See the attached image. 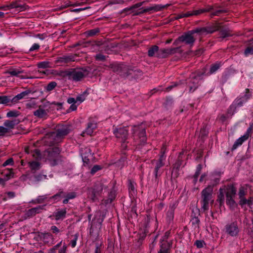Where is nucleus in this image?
I'll return each instance as SVG.
<instances>
[{
	"label": "nucleus",
	"instance_id": "obj_1",
	"mask_svg": "<svg viewBox=\"0 0 253 253\" xmlns=\"http://www.w3.org/2000/svg\"><path fill=\"white\" fill-rule=\"evenodd\" d=\"M218 29V28L216 25H210L205 27L197 28L184 33L175 41V42L177 44L182 43L192 46L198 38H200L201 36L211 34Z\"/></svg>",
	"mask_w": 253,
	"mask_h": 253
},
{
	"label": "nucleus",
	"instance_id": "obj_2",
	"mask_svg": "<svg viewBox=\"0 0 253 253\" xmlns=\"http://www.w3.org/2000/svg\"><path fill=\"white\" fill-rule=\"evenodd\" d=\"M52 73L62 78H67L70 80L75 82L81 81L84 77V71L73 68L66 70H53Z\"/></svg>",
	"mask_w": 253,
	"mask_h": 253
},
{
	"label": "nucleus",
	"instance_id": "obj_3",
	"mask_svg": "<svg viewBox=\"0 0 253 253\" xmlns=\"http://www.w3.org/2000/svg\"><path fill=\"white\" fill-rule=\"evenodd\" d=\"M109 187H114V183L111 184L105 180L96 183L92 192L91 199L93 201L97 200L98 197L107 191Z\"/></svg>",
	"mask_w": 253,
	"mask_h": 253
},
{
	"label": "nucleus",
	"instance_id": "obj_4",
	"mask_svg": "<svg viewBox=\"0 0 253 253\" xmlns=\"http://www.w3.org/2000/svg\"><path fill=\"white\" fill-rule=\"evenodd\" d=\"M212 187L211 186H209L204 189L202 191V209L204 211L209 209V203H212L213 202V200L212 199Z\"/></svg>",
	"mask_w": 253,
	"mask_h": 253
},
{
	"label": "nucleus",
	"instance_id": "obj_5",
	"mask_svg": "<svg viewBox=\"0 0 253 253\" xmlns=\"http://www.w3.org/2000/svg\"><path fill=\"white\" fill-rule=\"evenodd\" d=\"M237 190L233 185H228L226 191V203L231 210H234L237 206L235 201Z\"/></svg>",
	"mask_w": 253,
	"mask_h": 253
},
{
	"label": "nucleus",
	"instance_id": "obj_6",
	"mask_svg": "<svg viewBox=\"0 0 253 253\" xmlns=\"http://www.w3.org/2000/svg\"><path fill=\"white\" fill-rule=\"evenodd\" d=\"M60 153V150L57 147L50 148L47 151L46 160L49 163L51 166H54L57 164Z\"/></svg>",
	"mask_w": 253,
	"mask_h": 253
},
{
	"label": "nucleus",
	"instance_id": "obj_7",
	"mask_svg": "<svg viewBox=\"0 0 253 253\" xmlns=\"http://www.w3.org/2000/svg\"><path fill=\"white\" fill-rule=\"evenodd\" d=\"M70 131V127L67 126H58L56 132L52 134V137H55L56 142H58L61 139L67 135Z\"/></svg>",
	"mask_w": 253,
	"mask_h": 253
},
{
	"label": "nucleus",
	"instance_id": "obj_8",
	"mask_svg": "<svg viewBox=\"0 0 253 253\" xmlns=\"http://www.w3.org/2000/svg\"><path fill=\"white\" fill-rule=\"evenodd\" d=\"M128 131V129L126 128V127H120L119 128H115L113 130L114 133L116 137L117 138L121 139V141L123 142L122 147L124 148H126V147L125 144V142L127 139Z\"/></svg>",
	"mask_w": 253,
	"mask_h": 253
},
{
	"label": "nucleus",
	"instance_id": "obj_9",
	"mask_svg": "<svg viewBox=\"0 0 253 253\" xmlns=\"http://www.w3.org/2000/svg\"><path fill=\"white\" fill-rule=\"evenodd\" d=\"M28 7V6L26 4L21 3L19 1L16 0L11 3L9 5L0 7V9L6 10L7 9L15 8L16 11L20 12L27 9Z\"/></svg>",
	"mask_w": 253,
	"mask_h": 253
},
{
	"label": "nucleus",
	"instance_id": "obj_10",
	"mask_svg": "<svg viewBox=\"0 0 253 253\" xmlns=\"http://www.w3.org/2000/svg\"><path fill=\"white\" fill-rule=\"evenodd\" d=\"M249 98V96L246 94L241 98L236 99L230 106L229 112L231 111L233 114L235 112L236 108L242 106Z\"/></svg>",
	"mask_w": 253,
	"mask_h": 253
},
{
	"label": "nucleus",
	"instance_id": "obj_11",
	"mask_svg": "<svg viewBox=\"0 0 253 253\" xmlns=\"http://www.w3.org/2000/svg\"><path fill=\"white\" fill-rule=\"evenodd\" d=\"M201 79L200 75L192 74L189 79L188 86L189 92H194L199 86V82Z\"/></svg>",
	"mask_w": 253,
	"mask_h": 253
},
{
	"label": "nucleus",
	"instance_id": "obj_12",
	"mask_svg": "<svg viewBox=\"0 0 253 253\" xmlns=\"http://www.w3.org/2000/svg\"><path fill=\"white\" fill-rule=\"evenodd\" d=\"M252 130V126H250L247 130L246 133L243 136L236 140L231 148V150H235L236 149H237V147L241 145L244 141L247 140L251 135Z\"/></svg>",
	"mask_w": 253,
	"mask_h": 253
},
{
	"label": "nucleus",
	"instance_id": "obj_13",
	"mask_svg": "<svg viewBox=\"0 0 253 253\" xmlns=\"http://www.w3.org/2000/svg\"><path fill=\"white\" fill-rule=\"evenodd\" d=\"M110 66L114 72L120 74L123 77L128 75L127 72H126V70L129 69V68L125 64H110Z\"/></svg>",
	"mask_w": 253,
	"mask_h": 253
},
{
	"label": "nucleus",
	"instance_id": "obj_14",
	"mask_svg": "<svg viewBox=\"0 0 253 253\" xmlns=\"http://www.w3.org/2000/svg\"><path fill=\"white\" fill-rule=\"evenodd\" d=\"M75 56L73 55H64L61 57H58L55 60V63L58 66H62L65 64L75 61Z\"/></svg>",
	"mask_w": 253,
	"mask_h": 253
},
{
	"label": "nucleus",
	"instance_id": "obj_15",
	"mask_svg": "<svg viewBox=\"0 0 253 253\" xmlns=\"http://www.w3.org/2000/svg\"><path fill=\"white\" fill-rule=\"evenodd\" d=\"M208 11H205V12H211V17H212L214 16H220L221 14L227 12V10L224 9H218L214 5H208L203 9H209Z\"/></svg>",
	"mask_w": 253,
	"mask_h": 253
},
{
	"label": "nucleus",
	"instance_id": "obj_16",
	"mask_svg": "<svg viewBox=\"0 0 253 253\" xmlns=\"http://www.w3.org/2000/svg\"><path fill=\"white\" fill-rule=\"evenodd\" d=\"M226 232L231 236H236L239 232V229L236 222H232L228 224L225 226Z\"/></svg>",
	"mask_w": 253,
	"mask_h": 253
},
{
	"label": "nucleus",
	"instance_id": "obj_17",
	"mask_svg": "<svg viewBox=\"0 0 253 253\" xmlns=\"http://www.w3.org/2000/svg\"><path fill=\"white\" fill-rule=\"evenodd\" d=\"M166 148L165 146H163V147L162 148L161 152V155L159 159L156 161V166L155 167L154 169L157 170H161L160 169L163 167L164 166V161H165L166 159V156H165V153L166 151Z\"/></svg>",
	"mask_w": 253,
	"mask_h": 253
},
{
	"label": "nucleus",
	"instance_id": "obj_18",
	"mask_svg": "<svg viewBox=\"0 0 253 253\" xmlns=\"http://www.w3.org/2000/svg\"><path fill=\"white\" fill-rule=\"evenodd\" d=\"M48 109H43L41 106H40L39 108L33 112V114L39 119H46L48 117Z\"/></svg>",
	"mask_w": 253,
	"mask_h": 253
},
{
	"label": "nucleus",
	"instance_id": "obj_19",
	"mask_svg": "<svg viewBox=\"0 0 253 253\" xmlns=\"http://www.w3.org/2000/svg\"><path fill=\"white\" fill-rule=\"evenodd\" d=\"M82 46L83 47H88L90 46H103L104 47L107 46L105 45H104V43H103L101 42L98 41H93V42H80L77 43L75 46Z\"/></svg>",
	"mask_w": 253,
	"mask_h": 253
},
{
	"label": "nucleus",
	"instance_id": "obj_20",
	"mask_svg": "<svg viewBox=\"0 0 253 253\" xmlns=\"http://www.w3.org/2000/svg\"><path fill=\"white\" fill-rule=\"evenodd\" d=\"M132 130L133 134H135L138 132L139 137L141 139V141L142 142H145L146 141V132L144 128L134 126L133 127Z\"/></svg>",
	"mask_w": 253,
	"mask_h": 253
},
{
	"label": "nucleus",
	"instance_id": "obj_21",
	"mask_svg": "<svg viewBox=\"0 0 253 253\" xmlns=\"http://www.w3.org/2000/svg\"><path fill=\"white\" fill-rule=\"evenodd\" d=\"M31 92V91L28 89L23 91L19 94H18L12 98L10 96V101L13 103H16L18 102L19 100L23 99L25 96L28 95Z\"/></svg>",
	"mask_w": 253,
	"mask_h": 253
},
{
	"label": "nucleus",
	"instance_id": "obj_22",
	"mask_svg": "<svg viewBox=\"0 0 253 253\" xmlns=\"http://www.w3.org/2000/svg\"><path fill=\"white\" fill-rule=\"evenodd\" d=\"M179 49V48H163V49H159L158 52L159 54H163L164 55L163 57H159L160 58H165L169 54L180 52L181 51Z\"/></svg>",
	"mask_w": 253,
	"mask_h": 253
},
{
	"label": "nucleus",
	"instance_id": "obj_23",
	"mask_svg": "<svg viewBox=\"0 0 253 253\" xmlns=\"http://www.w3.org/2000/svg\"><path fill=\"white\" fill-rule=\"evenodd\" d=\"M66 209L58 210L53 213L52 215L49 217L53 216L56 220H63L66 216Z\"/></svg>",
	"mask_w": 253,
	"mask_h": 253
},
{
	"label": "nucleus",
	"instance_id": "obj_24",
	"mask_svg": "<svg viewBox=\"0 0 253 253\" xmlns=\"http://www.w3.org/2000/svg\"><path fill=\"white\" fill-rule=\"evenodd\" d=\"M110 48H105L104 51H102L96 54L94 57L96 60L99 61H104L106 60L108 56L104 54V53L109 54Z\"/></svg>",
	"mask_w": 253,
	"mask_h": 253
},
{
	"label": "nucleus",
	"instance_id": "obj_25",
	"mask_svg": "<svg viewBox=\"0 0 253 253\" xmlns=\"http://www.w3.org/2000/svg\"><path fill=\"white\" fill-rule=\"evenodd\" d=\"M209 10V8L207 9H203L202 8H201L199 9L187 11L185 13H183V14L184 17H188L190 16H197L200 15L203 13H204L205 11H208Z\"/></svg>",
	"mask_w": 253,
	"mask_h": 253
},
{
	"label": "nucleus",
	"instance_id": "obj_26",
	"mask_svg": "<svg viewBox=\"0 0 253 253\" xmlns=\"http://www.w3.org/2000/svg\"><path fill=\"white\" fill-rule=\"evenodd\" d=\"M169 4L163 5L161 4H155L153 6H149L145 8L146 12L151 13L152 11L157 12L161 11L166 7L168 6Z\"/></svg>",
	"mask_w": 253,
	"mask_h": 253
},
{
	"label": "nucleus",
	"instance_id": "obj_27",
	"mask_svg": "<svg viewBox=\"0 0 253 253\" xmlns=\"http://www.w3.org/2000/svg\"><path fill=\"white\" fill-rule=\"evenodd\" d=\"M96 124L94 123H89L87 125V126L85 130L83 131L82 133V135L83 136H85V134L89 135H91L93 132V130L96 128Z\"/></svg>",
	"mask_w": 253,
	"mask_h": 253
},
{
	"label": "nucleus",
	"instance_id": "obj_28",
	"mask_svg": "<svg viewBox=\"0 0 253 253\" xmlns=\"http://www.w3.org/2000/svg\"><path fill=\"white\" fill-rule=\"evenodd\" d=\"M212 25H216L218 29V30L220 31V38L222 39H224L228 37H230L232 36V34L230 30L229 29H220V27L217 24H212ZM216 31V30L215 31Z\"/></svg>",
	"mask_w": 253,
	"mask_h": 253
},
{
	"label": "nucleus",
	"instance_id": "obj_29",
	"mask_svg": "<svg viewBox=\"0 0 253 253\" xmlns=\"http://www.w3.org/2000/svg\"><path fill=\"white\" fill-rule=\"evenodd\" d=\"M20 121L18 119H13L12 120H6L4 122L3 125L5 127L8 128V131L9 129H12L14 126L19 123Z\"/></svg>",
	"mask_w": 253,
	"mask_h": 253
},
{
	"label": "nucleus",
	"instance_id": "obj_30",
	"mask_svg": "<svg viewBox=\"0 0 253 253\" xmlns=\"http://www.w3.org/2000/svg\"><path fill=\"white\" fill-rule=\"evenodd\" d=\"M171 247L170 243L165 242L164 244L160 245V250L158 253H169V250Z\"/></svg>",
	"mask_w": 253,
	"mask_h": 253
},
{
	"label": "nucleus",
	"instance_id": "obj_31",
	"mask_svg": "<svg viewBox=\"0 0 253 253\" xmlns=\"http://www.w3.org/2000/svg\"><path fill=\"white\" fill-rule=\"evenodd\" d=\"M159 49H163V48H150L148 51V55L150 57H163L164 56L163 54H159Z\"/></svg>",
	"mask_w": 253,
	"mask_h": 253
},
{
	"label": "nucleus",
	"instance_id": "obj_32",
	"mask_svg": "<svg viewBox=\"0 0 253 253\" xmlns=\"http://www.w3.org/2000/svg\"><path fill=\"white\" fill-rule=\"evenodd\" d=\"M163 171L162 170H154V178L153 179V183L155 186H157L159 181V177L161 176Z\"/></svg>",
	"mask_w": 253,
	"mask_h": 253
},
{
	"label": "nucleus",
	"instance_id": "obj_33",
	"mask_svg": "<svg viewBox=\"0 0 253 253\" xmlns=\"http://www.w3.org/2000/svg\"><path fill=\"white\" fill-rule=\"evenodd\" d=\"M29 166L33 171H36L41 169V163L36 161H31L28 163Z\"/></svg>",
	"mask_w": 253,
	"mask_h": 253
},
{
	"label": "nucleus",
	"instance_id": "obj_34",
	"mask_svg": "<svg viewBox=\"0 0 253 253\" xmlns=\"http://www.w3.org/2000/svg\"><path fill=\"white\" fill-rule=\"evenodd\" d=\"M175 209V206L174 205L170 206L169 208L167 213V218L169 221H170L173 219L174 217V212Z\"/></svg>",
	"mask_w": 253,
	"mask_h": 253
},
{
	"label": "nucleus",
	"instance_id": "obj_35",
	"mask_svg": "<svg viewBox=\"0 0 253 253\" xmlns=\"http://www.w3.org/2000/svg\"><path fill=\"white\" fill-rule=\"evenodd\" d=\"M247 188L244 186H241L239 189L238 192V196L240 199L239 201H242V200L245 198V196L247 194Z\"/></svg>",
	"mask_w": 253,
	"mask_h": 253
},
{
	"label": "nucleus",
	"instance_id": "obj_36",
	"mask_svg": "<svg viewBox=\"0 0 253 253\" xmlns=\"http://www.w3.org/2000/svg\"><path fill=\"white\" fill-rule=\"evenodd\" d=\"M23 72L22 71L18 70H13L11 71H9L7 72V73L10 74L11 76H16L20 79H27L28 78V77H24L22 75H20L21 73Z\"/></svg>",
	"mask_w": 253,
	"mask_h": 253
},
{
	"label": "nucleus",
	"instance_id": "obj_37",
	"mask_svg": "<svg viewBox=\"0 0 253 253\" xmlns=\"http://www.w3.org/2000/svg\"><path fill=\"white\" fill-rule=\"evenodd\" d=\"M33 180L35 182L41 181L43 179H46L47 176L41 173L35 174L33 177Z\"/></svg>",
	"mask_w": 253,
	"mask_h": 253
},
{
	"label": "nucleus",
	"instance_id": "obj_38",
	"mask_svg": "<svg viewBox=\"0 0 253 253\" xmlns=\"http://www.w3.org/2000/svg\"><path fill=\"white\" fill-rule=\"evenodd\" d=\"M100 32L99 28H95L93 29L90 30H88L87 31H86L84 33V34L85 35L86 37H93L97 34H98Z\"/></svg>",
	"mask_w": 253,
	"mask_h": 253
},
{
	"label": "nucleus",
	"instance_id": "obj_39",
	"mask_svg": "<svg viewBox=\"0 0 253 253\" xmlns=\"http://www.w3.org/2000/svg\"><path fill=\"white\" fill-rule=\"evenodd\" d=\"M127 68H129V69H127L126 70V72H127L128 75L124 76V77H127L129 75H131L133 76L134 75H135V73L136 72H139V69H136L134 67H132L131 66H127Z\"/></svg>",
	"mask_w": 253,
	"mask_h": 253
},
{
	"label": "nucleus",
	"instance_id": "obj_40",
	"mask_svg": "<svg viewBox=\"0 0 253 253\" xmlns=\"http://www.w3.org/2000/svg\"><path fill=\"white\" fill-rule=\"evenodd\" d=\"M200 220L198 217L194 216L191 219L190 222L194 229H198L199 227Z\"/></svg>",
	"mask_w": 253,
	"mask_h": 253
},
{
	"label": "nucleus",
	"instance_id": "obj_41",
	"mask_svg": "<svg viewBox=\"0 0 253 253\" xmlns=\"http://www.w3.org/2000/svg\"><path fill=\"white\" fill-rule=\"evenodd\" d=\"M47 198V197L46 195H42V196H39L38 197V198L32 201V203L35 204H42V203Z\"/></svg>",
	"mask_w": 253,
	"mask_h": 253
},
{
	"label": "nucleus",
	"instance_id": "obj_42",
	"mask_svg": "<svg viewBox=\"0 0 253 253\" xmlns=\"http://www.w3.org/2000/svg\"><path fill=\"white\" fill-rule=\"evenodd\" d=\"M116 197V192L114 189H112L109 192L108 199L106 200V203H111Z\"/></svg>",
	"mask_w": 253,
	"mask_h": 253
},
{
	"label": "nucleus",
	"instance_id": "obj_43",
	"mask_svg": "<svg viewBox=\"0 0 253 253\" xmlns=\"http://www.w3.org/2000/svg\"><path fill=\"white\" fill-rule=\"evenodd\" d=\"M38 67L39 68L42 69L52 67L50 62L48 61H43L39 63L38 64Z\"/></svg>",
	"mask_w": 253,
	"mask_h": 253
},
{
	"label": "nucleus",
	"instance_id": "obj_44",
	"mask_svg": "<svg viewBox=\"0 0 253 253\" xmlns=\"http://www.w3.org/2000/svg\"><path fill=\"white\" fill-rule=\"evenodd\" d=\"M253 203V197H250L249 199L245 198L242 200V201H239V204L241 206L247 204L248 206H251Z\"/></svg>",
	"mask_w": 253,
	"mask_h": 253
},
{
	"label": "nucleus",
	"instance_id": "obj_45",
	"mask_svg": "<svg viewBox=\"0 0 253 253\" xmlns=\"http://www.w3.org/2000/svg\"><path fill=\"white\" fill-rule=\"evenodd\" d=\"M88 94V93L86 90L84 91L82 94L78 95L76 97V101H79L80 103L83 102L85 100Z\"/></svg>",
	"mask_w": 253,
	"mask_h": 253
},
{
	"label": "nucleus",
	"instance_id": "obj_46",
	"mask_svg": "<svg viewBox=\"0 0 253 253\" xmlns=\"http://www.w3.org/2000/svg\"><path fill=\"white\" fill-rule=\"evenodd\" d=\"M220 65L219 63H215L211 66L210 68V70L208 74L211 75L214 73H215L220 67Z\"/></svg>",
	"mask_w": 253,
	"mask_h": 253
},
{
	"label": "nucleus",
	"instance_id": "obj_47",
	"mask_svg": "<svg viewBox=\"0 0 253 253\" xmlns=\"http://www.w3.org/2000/svg\"><path fill=\"white\" fill-rule=\"evenodd\" d=\"M128 190L130 194L131 195H133L136 192L135 184L130 181L128 184Z\"/></svg>",
	"mask_w": 253,
	"mask_h": 253
},
{
	"label": "nucleus",
	"instance_id": "obj_48",
	"mask_svg": "<svg viewBox=\"0 0 253 253\" xmlns=\"http://www.w3.org/2000/svg\"><path fill=\"white\" fill-rule=\"evenodd\" d=\"M204 52L203 48H198L195 50L194 51H189L188 52V54L190 55H197L199 56Z\"/></svg>",
	"mask_w": 253,
	"mask_h": 253
},
{
	"label": "nucleus",
	"instance_id": "obj_49",
	"mask_svg": "<svg viewBox=\"0 0 253 253\" xmlns=\"http://www.w3.org/2000/svg\"><path fill=\"white\" fill-rule=\"evenodd\" d=\"M84 150L85 152L88 153V155L87 156H86L85 155H84L83 153H81V155L84 162L87 163V162L89 161V159H88V157L89 156V155H91L90 151L89 149L86 148L84 149Z\"/></svg>",
	"mask_w": 253,
	"mask_h": 253
},
{
	"label": "nucleus",
	"instance_id": "obj_50",
	"mask_svg": "<svg viewBox=\"0 0 253 253\" xmlns=\"http://www.w3.org/2000/svg\"><path fill=\"white\" fill-rule=\"evenodd\" d=\"M57 85V83L55 82H50L45 87L46 91H50L53 90Z\"/></svg>",
	"mask_w": 253,
	"mask_h": 253
},
{
	"label": "nucleus",
	"instance_id": "obj_51",
	"mask_svg": "<svg viewBox=\"0 0 253 253\" xmlns=\"http://www.w3.org/2000/svg\"><path fill=\"white\" fill-rule=\"evenodd\" d=\"M217 201H219L220 205H222L224 201V195L221 189L219 190V194L218 195Z\"/></svg>",
	"mask_w": 253,
	"mask_h": 253
},
{
	"label": "nucleus",
	"instance_id": "obj_52",
	"mask_svg": "<svg viewBox=\"0 0 253 253\" xmlns=\"http://www.w3.org/2000/svg\"><path fill=\"white\" fill-rule=\"evenodd\" d=\"M19 115V113L18 111L16 110H12L9 111L6 114L7 117L11 118V117H16Z\"/></svg>",
	"mask_w": 253,
	"mask_h": 253
},
{
	"label": "nucleus",
	"instance_id": "obj_53",
	"mask_svg": "<svg viewBox=\"0 0 253 253\" xmlns=\"http://www.w3.org/2000/svg\"><path fill=\"white\" fill-rule=\"evenodd\" d=\"M10 101V96H0V104H5Z\"/></svg>",
	"mask_w": 253,
	"mask_h": 253
},
{
	"label": "nucleus",
	"instance_id": "obj_54",
	"mask_svg": "<svg viewBox=\"0 0 253 253\" xmlns=\"http://www.w3.org/2000/svg\"><path fill=\"white\" fill-rule=\"evenodd\" d=\"M169 231H167L165 233L164 236L163 237V238L161 239L160 240V243H161V245H162L163 244H164L165 242H166V243H170V244L171 245V243L170 242H168L167 241V239H168L169 236Z\"/></svg>",
	"mask_w": 253,
	"mask_h": 253
},
{
	"label": "nucleus",
	"instance_id": "obj_55",
	"mask_svg": "<svg viewBox=\"0 0 253 253\" xmlns=\"http://www.w3.org/2000/svg\"><path fill=\"white\" fill-rule=\"evenodd\" d=\"M7 173H5V171L2 172V173L4 175V176L6 177V178H4V179L6 180V181L9 179L12 174V169H7Z\"/></svg>",
	"mask_w": 253,
	"mask_h": 253
},
{
	"label": "nucleus",
	"instance_id": "obj_56",
	"mask_svg": "<svg viewBox=\"0 0 253 253\" xmlns=\"http://www.w3.org/2000/svg\"><path fill=\"white\" fill-rule=\"evenodd\" d=\"M90 234L91 236H93L94 238H97L98 236V231L97 230L96 231H94V226L92 225L90 229Z\"/></svg>",
	"mask_w": 253,
	"mask_h": 253
},
{
	"label": "nucleus",
	"instance_id": "obj_57",
	"mask_svg": "<svg viewBox=\"0 0 253 253\" xmlns=\"http://www.w3.org/2000/svg\"><path fill=\"white\" fill-rule=\"evenodd\" d=\"M202 165L201 164H199L197 167V169L196 171L194 174V178L195 179V181L197 180V178L198 177V176L200 175L201 173V171L202 169Z\"/></svg>",
	"mask_w": 253,
	"mask_h": 253
},
{
	"label": "nucleus",
	"instance_id": "obj_58",
	"mask_svg": "<svg viewBox=\"0 0 253 253\" xmlns=\"http://www.w3.org/2000/svg\"><path fill=\"white\" fill-rule=\"evenodd\" d=\"M44 205L39 206L37 207L33 208V209H34V211H35L36 214L42 212V211L43 210H44Z\"/></svg>",
	"mask_w": 253,
	"mask_h": 253
},
{
	"label": "nucleus",
	"instance_id": "obj_59",
	"mask_svg": "<svg viewBox=\"0 0 253 253\" xmlns=\"http://www.w3.org/2000/svg\"><path fill=\"white\" fill-rule=\"evenodd\" d=\"M101 167L99 165H95L91 169L90 172L92 174H94L97 171L101 169Z\"/></svg>",
	"mask_w": 253,
	"mask_h": 253
},
{
	"label": "nucleus",
	"instance_id": "obj_60",
	"mask_svg": "<svg viewBox=\"0 0 253 253\" xmlns=\"http://www.w3.org/2000/svg\"><path fill=\"white\" fill-rule=\"evenodd\" d=\"M208 133L207 126H204L200 130V134L202 136H204L207 135Z\"/></svg>",
	"mask_w": 253,
	"mask_h": 253
},
{
	"label": "nucleus",
	"instance_id": "obj_61",
	"mask_svg": "<svg viewBox=\"0 0 253 253\" xmlns=\"http://www.w3.org/2000/svg\"><path fill=\"white\" fill-rule=\"evenodd\" d=\"M195 245L196 246L197 248H201L203 247L204 245H205V243L204 241L197 240L195 243Z\"/></svg>",
	"mask_w": 253,
	"mask_h": 253
},
{
	"label": "nucleus",
	"instance_id": "obj_62",
	"mask_svg": "<svg viewBox=\"0 0 253 253\" xmlns=\"http://www.w3.org/2000/svg\"><path fill=\"white\" fill-rule=\"evenodd\" d=\"M36 215L35 211L33 208L29 209L26 212V215L28 217H32Z\"/></svg>",
	"mask_w": 253,
	"mask_h": 253
},
{
	"label": "nucleus",
	"instance_id": "obj_63",
	"mask_svg": "<svg viewBox=\"0 0 253 253\" xmlns=\"http://www.w3.org/2000/svg\"><path fill=\"white\" fill-rule=\"evenodd\" d=\"M13 164H14V162H13V159L9 158L3 163V164H2V166L5 167L8 165H13Z\"/></svg>",
	"mask_w": 253,
	"mask_h": 253
},
{
	"label": "nucleus",
	"instance_id": "obj_64",
	"mask_svg": "<svg viewBox=\"0 0 253 253\" xmlns=\"http://www.w3.org/2000/svg\"><path fill=\"white\" fill-rule=\"evenodd\" d=\"M8 132V128L2 126H0V136H3L5 133Z\"/></svg>",
	"mask_w": 253,
	"mask_h": 253
}]
</instances>
